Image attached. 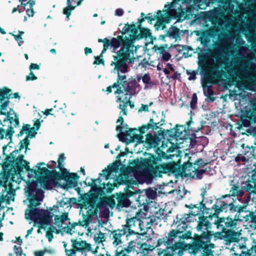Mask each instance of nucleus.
<instances>
[{
    "label": "nucleus",
    "mask_w": 256,
    "mask_h": 256,
    "mask_svg": "<svg viewBox=\"0 0 256 256\" xmlns=\"http://www.w3.org/2000/svg\"><path fill=\"white\" fill-rule=\"evenodd\" d=\"M172 37L174 38L176 40L180 36V30L176 26H171L170 30H166V33L165 34L160 35L159 39L162 40H165L166 37Z\"/></svg>",
    "instance_id": "a878e982"
},
{
    "label": "nucleus",
    "mask_w": 256,
    "mask_h": 256,
    "mask_svg": "<svg viewBox=\"0 0 256 256\" xmlns=\"http://www.w3.org/2000/svg\"><path fill=\"white\" fill-rule=\"evenodd\" d=\"M104 234L101 232L100 231H99V233L98 234V236L96 237L94 236V240L96 242H102L104 240Z\"/></svg>",
    "instance_id": "864d4df0"
},
{
    "label": "nucleus",
    "mask_w": 256,
    "mask_h": 256,
    "mask_svg": "<svg viewBox=\"0 0 256 256\" xmlns=\"http://www.w3.org/2000/svg\"><path fill=\"white\" fill-rule=\"evenodd\" d=\"M37 79L38 78L34 74V72L32 71H30L29 73V74L27 76L26 78V81L34 80Z\"/></svg>",
    "instance_id": "13d9d810"
},
{
    "label": "nucleus",
    "mask_w": 256,
    "mask_h": 256,
    "mask_svg": "<svg viewBox=\"0 0 256 256\" xmlns=\"http://www.w3.org/2000/svg\"><path fill=\"white\" fill-rule=\"evenodd\" d=\"M198 97L196 94L194 93L192 95V100L190 102V107L192 110H194L196 106Z\"/></svg>",
    "instance_id": "37998d69"
},
{
    "label": "nucleus",
    "mask_w": 256,
    "mask_h": 256,
    "mask_svg": "<svg viewBox=\"0 0 256 256\" xmlns=\"http://www.w3.org/2000/svg\"><path fill=\"white\" fill-rule=\"evenodd\" d=\"M186 74H190V76L188 78V80H194L196 79V74L197 72L195 71H192V72H190L188 70L186 71Z\"/></svg>",
    "instance_id": "052dcab7"
},
{
    "label": "nucleus",
    "mask_w": 256,
    "mask_h": 256,
    "mask_svg": "<svg viewBox=\"0 0 256 256\" xmlns=\"http://www.w3.org/2000/svg\"><path fill=\"white\" fill-rule=\"evenodd\" d=\"M157 156L150 154L148 158L142 159L140 163V168L148 176L154 178L162 177V174H174L176 177L186 176L198 180L202 179L206 168L200 169L208 163L202 158H198L192 162L191 157L182 164L180 159L176 161L162 163V159H172L174 154H168L160 148L156 150Z\"/></svg>",
    "instance_id": "f257e3e1"
},
{
    "label": "nucleus",
    "mask_w": 256,
    "mask_h": 256,
    "mask_svg": "<svg viewBox=\"0 0 256 256\" xmlns=\"http://www.w3.org/2000/svg\"><path fill=\"white\" fill-rule=\"evenodd\" d=\"M25 10L26 11V15L28 16L29 17H32L34 16L35 12L34 11V8L29 7L28 8H26Z\"/></svg>",
    "instance_id": "69168bd1"
},
{
    "label": "nucleus",
    "mask_w": 256,
    "mask_h": 256,
    "mask_svg": "<svg viewBox=\"0 0 256 256\" xmlns=\"http://www.w3.org/2000/svg\"><path fill=\"white\" fill-rule=\"evenodd\" d=\"M226 50H227V48H226L218 44L215 50L211 52V54L214 58L218 60L220 56H222L223 54L230 56Z\"/></svg>",
    "instance_id": "2f4dec72"
},
{
    "label": "nucleus",
    "mask_w": 256,
    "mask_h": 256,
    "mask_svg": "<svg viewBox=\"0 0 256 256\" xmlns=\"http://www.w3.org/2000/svg\"><path fill=\"white\" fill-rule=\"evenodd\" d=\"M242 58L239 56H235L232 58V64L236 66V68L233 70H232V72H234L236 76H238L239 74L245 72L246 70L245 68L242 64Z\"/></svg>",
    "instance_id": "5701e85b"
},
{
    "label": "nucleus",
    "mask_w": 256,
    "mask_h": 256,
    "mask_svg": "<svg viewBox=\"0 0 256 256\" xmlns=\"http://www.w3.org/2000/svg\"><path fill=\"white\" fill-rule=\"evenodd\" d=\"M67 6L63 9V14L68 18L71 14L72 11L74 10L76 6L72 5V0H66Z\"/></svg>",
    "instance_id": "c9c22d12"
},
{
    "label": "nucleus",
    "mask_w": 256,
    "mask_h": 256,
    "mask_svg": "<svg viewBox=\"0 0 256 256\" xmlns=\"http://www.w3.org/2000/svg\"><path fill=\"white\" fill-rule=\"evenodd\" d=\"M172 8H169V6H168L166 8H165L166 10L162 11L164 16H168L170 18V22L172 18H176V15L177 10Z\"/></svg>",
    "instance_id": "f704fd0d"
},
{
    "label": "nucleus",
    "mask_w": 256,
    "mask_h": 256,
    "mask_svg": "<svg viewBox=\"0 0 256 256\" xmlns=\"http://www.w3.org/2000/svg\"><path fill=\"white\" fill-rule=\"evenodd\" d=\"M98 212V210H94L90 208V210L87 211V214H83V220L82 221H79V225L80 226H87L91 222L92 217L96 215Z\"/></svg>",
    "instance_id": "cd10ccee"
},
{
    "label": "nucleus",
    "mask_w": 256,
    "mask_h": 256,
    "mask_svg": "<svg viewBox=\"0 0 256 256\" xmlns=\"http://www.w3.org/2000/svg\"><path fill=\"white\" fill-rule=\"evenodd\" d=\"M240 256H254V255L252 250L250 248L247 250L246 251H242L240 254Z\"/></svg>",
    "instance_id": "4d7b16f0"
},
{
    "label": "nucleus",
    "mask_w": 256,
    "mask_h": 256,
    "mask_svg": "<svg viewBox=\"0 0 256 256\" xmlns=\"http://www.w3.org/2000/svg\"><path fill=\"white\" fill-rule=\"evenodd\" d=\"M126 40L124 34H121L120 36H118L117 38H113L110 41L108 38H105V41L104 42L103 50L100 54V56H102V54L106 52L109 46H111L114 48V50H116L122 46L121 48H122L123 46L125 45Z\"/></svg>",
    "instance_id": "6ab92c4d"
},
{
    "label": "nucleus",
    "mask_w": 256,
    "mask_h": 256,
    "mask_svg": "<svg viewBox=\"0 0 256 256\" xmlns=\"http://www.w3.org/2000/svg\"><path fill=\"white\" fill-rule=\"evenodd\" d=\"M156 16H145V20H147L148 22L150 24H152V22L156 20L158 21V18H160V16L162 14V11L160 10H158L156 12Z\"/></svg>",
    "instance_id": "58836bf2"
},
{
    "label": "nucleus",
    "mask_w": 256,
    "mask_h": 256,
    "mask_svg": "<svg viewBox=\"0 0 256 256\" xmlns=\"http://www.w3.org/2000/svg\"><path fill=\"white\" fill-rule=\"evenodd\" d=\"M137 194L136 191H131L128 186L124 189V192H116V199L118 202L117 206L121 208H128L131 204L129 198Z\"/></svg>",
    "instance_id": "f3484780"
},
{
    "label": "nucleus",
    "mask_w": 256,
    "mask_h": 256,
    "mask_svg": "<svg viewBox=\"0 0 256 256\" xmlns=\"http://www.w3.org/2000/svg\"><path fill=\"white\" fill-rule=\"evenodd\" d=\"M220 66H212L210 70V74L208 75L202 80V86L204 89V94L210 102L215 100L216 98L213 97L214 92L212 89V85L207 86L208 84H216L217 81L222 80V76L225 74V72L220 70Z\"/></svg>",
    "instance_id": "9d476101"
},
{
    "label": "nucleus",
    "mask_w": 256,
    "mask_h": 256,
    "mask_svg": "<svg viewBox=\"0 0 256 256\" xmlns=\"http://www.w3.org/2000/svg\"><path fill=\"white\" fill-rule=\"evenodd\" d=\"M192 244V240L189 244H186L184 242H175L174 244L170 247H167L168 252V253L164 250L158 248V256H182L184 250H187L190 254H191L189 250V244Z\"/></svg>",
    "instance_id": "ddd939ff"
},
{
    "label": "nucleus",
    "mask_w": 256,
    "mask_h": 256,
    "mask_svg": "<svg viewBox=\"0 0 256 256\" xmlns=\"http://www.w3.org/2000/svg\"><path fill=\"white\" fill-rule=\"evenodd\" d=\"M27 134V136L20 142V150H22L25 147L26 150L28 148V146L30 144V140L28 138H33L36 134V130H35L34 127L31 128L30 125L29 124H24L20 132L18 134V136L20 137L22 136L24 132Z\"/></svg>",
    "instance_id": "2eb2a0df"
},
{
    "label": "nucleus",
    "mask_w": 256,
    "mask_h": 256,
    "mask_svg": "<svg viewBox=\"0 0 256 256\" xmlns=\"http://www.w3.org/2000/svg\"><path fill=\"white\" fill-rule=\"evenodd\" d=\"M60 219L61 224V228L62 227V224L68 220H70L68 216L67 213H64L62 215L60 216Z\"/></svg>",
    "instance_id": "e2e57ef3"
},
{
    "label": "nucleus",
    "mask_w": 256,
    "mask_h": 256,
    "mask_svg": "<svg viewBox=\"0 0 256 256\" xmlns=\"http://www.w3.org/2000/svg\"><path fill=\"white\" fill-rule=\"evenodd\" d=\"M142 80L146 84H150V77L148 74H145L142 78Z\"/></svg>",
    "instance_id": "338daca9"
},
{
    "label": "nucleus",
    "mask_w": 256,
    "mask_h": 256,
    "mask_svg": "<svg viewBox=\"0 0 256 256\" xmlns=\"http://www.w3.org/2000/svg\"><path fill=\"white\" fill-rule=\"evenodd\" d=\"M239 190H238V187L234 186L232 188V190H230V194L223 196L221 198H225L227 197L230 198V195L232 196H236L238 194Z\"/></svg>",
    "instance_id": "79ce46f5"
},
{
    "label": "nucleus",
    "mask_w": 256,
    "mask_h": 256,
    "mask_svg": "<svg viewBox=\"0 0 256 256\" xmlns=\"http://www.w3.org/2000/svg\"><path fill=\"white\" fill-rule=\"evenodd\" d=\"M124 119L122 116L118 117L116 122L120 123V124L116 126V130L120 132L118 134V137L119 140L123 142H125L126 145L134 142L135 140L138 144L144 142L143 134L140 132L136 134L139 129L136 128H129L126 124L124 123Z\"/></svg>",
    "instance_id": "6e6552de"
},
{
    "label": "nucleus",
    "mask_w": 256,
    "mask_h": 256,
    "mask_svg": "<svg viewBox=\"0 0 256 256\" xmlns=\"http://www.w3.org/2000/svg\"><path fill=\"white\" fill-rule=\"evenodd\" d=\"M232 228H228L225 230L224 240L228 242H236L240 240V232L233 230Z\"/></svg>",
    "instance_id": "b1692460"
},
{
    "label": "nucleus",
    "mask_w": 256,
    "mask_h": 256,
    "mask_svg": "<svg viewBox=\"0 0 256 256\" xmlns=\"http://www.w3.org/2000/svg\"><path fill=\"white\" fill-rule=\"evenodd\" d=\"M202 196V202H200V206H198V204H190V206H188L186 205V207L189 208H197L198 209V212L196 214H193L194 216L198 215V213L200 212H202V214H210V211L212 210V208H206L205 204L203 203V200L204 199V192L201 194Z\"/></svg>",
    "instance_id": "bb28decb"
},
{
    "label": "nucleus",
    "mask_w": 256,
    "mask_h": 256,
    "mask_svg": "<svg viewBox=\"0 0 256 256\" xmlns=\"http://www.w3.org/2000/svg\"><path fill=\"white\" fill-rule=\"evenodd\" d=\"M45 163L41 162L37 164V170L31 168L30 173L34 174L36 182H38L44 190H50L52 185H56V180H63L66 183L61 186L64 190H68V188L76 186V179L80 178L77 173H70L66 169H64L62 172L55 170H48L46 168H41V166L45 165Z\"/></svg>",
    "instance_id": "f03ea898"
},
{
    "label": "nucleus",
    "mask_w": 256,
    "mask_h": 256,
    "mask_svg": "<svg viewBox=\"0 0 256 256\" xmlns=\"http://www.w3.org/2000/svg\"><path fill=\"white\" fill-rule=\"evenodd\" d=\"M83 202V206L86 209V206L90 207L94 210L103 208L107 206L106 197H97L95 194H84L80 196Z\"/></svg>",
    "instance_id": "f8f14e48"
},
{
    "label": "nucleus",
    "mask_w": 256,
    "mask_h": 256,
    "mask_svg": "<svg viewBox=\"0 0 256 256\" xmlns=\"http://www.w3.org/2000/svg\"><path fill=\"white\" fill-rule=\"evenodd\" d=\"M136 82L135 80H131L127 82L124 87H122L123 92H125L126 96H132L136 92Z\"/></svg>",
    "instance_id": "393cba45"
},
{
    "label": "nucleus",
    "mask_w": 256,
    "mask_h": 256,
    "mask_svg": "<svg viewBox=\"0 0 256 256\" xmlns=\"http://www.w3.org/2000/svg\"><path fill=\"white\" fill-rule=\"evenodd\" d=\"M116 102H122V104H120V105L118 106V108L120 109L121 110H122V108H127L128 106L126 102H124V100H122L121 96H116Z\"/></svg>",
    "instance_id": "603ef678"
},
{
    "label": "nucleus",
    "mask_w": 256,
    "mask_h": 256,
    "mask_svg": "<svg viewBox=\"0 0 256 256\" xmlns=\"http://www.w3.org/2000/svg\"><path fill=\"white\" fill-rule=\"evenodd\" d=\"M18 1L20 2V4L17 6V8H18V11L19 13H20L26 9V4H25L24 2L27 1V0H18Z\"/></svg>",
    "instance_id": "8fccbe9b"
},
{
    "label": "nucleus",
    "mask_w": 256,
    "mask_h": 256,
    "mask_svg": "<svg viewBox=\"0 0 256 256\" xmlns=\"http://www.w3.org/2000/svg\"><path fill=\"white\" fill-rule=\"evenodd\" d=\"M112 88H116V90L114 92V94L118 95L123 94V90L122 88H118V83H114L112 86H110L106 88V92L108 94L112 92Z\"/></svg>",
    "instance_id": "e433bc0d"
},
{
    "label": "nucleus",
    "mask_w": 256,
    "mask_h": 256,
    "mask_svg": "<svg viewBox=\"0 0 256 256\" xmlns=\"http://www.w3.org/2000/svg\"><path fill=\"white\" fill-rule=\"evenodd\" d=\"M122 164V162L120 160H117L111 165L108 166V168H104L102 172H108V173L116 172L119 170V167Z\"/></svg>",
    "instance_id": "473e14b6"
},
{
    "label": "nucleus",
    "mask_w": 256,
    "mask_h": 256,
    "mask_svg": "<svg viewBox=\"0 0 256 256\" xmlns=\"http://www.w3.org/2000/svg\"><path fill=\"white\" fill-rule=\"evenodd\" d=\"M209 218L208 216H200L199 217V220L198 222V224L196 226V230L198 233L194 234L193 236V238L195 239L199 238L200 237L209 236L210 243H212L211 240L214 238V240H216L218 239H224V234H225V230L230 227H224V226L220 224L219 226V220L217 218L214 224L216 225L218 229H220L222 231L214 232L212 230V224L208 220Z\"/></svg>",
    "instance_id": "423d86ee"
},
{
    "label": "nucleus",
    "mask_w": 256,
    "mask_h": 256,
    "mask_svg": "<svg viewBox=\"0 0 256 256\" xmlns=\"http://www.w3.org/2000/svg\"><path fill=\"white\" fill-rule=\"evenodd\" d=\"M146 194L148 198H154L156 197V192L154 190L152 189H149L146 190Z\"/></svg>",
    "instance_id": "680f3d73"
},
{
    "label": "nucleus",
    "mask_w": 256,
    "mask_h": 256,
    "mask_svg": "<svg viewBox=\"0 0 256 256\" xmlns=\"http://www.w3.org/2000/svg\"><path fill=\"white\" fill-rule=\"evenodd\" d=\"M18 150H15L10 154L6 155V162L4 163V166L8 168L11 166L16 172L20 174L24 168L29 173H30L31 168L29 166V162L24 160V156L19 155L16 158V154L20 151Z\"/></svg>",
    "instance_id": "9b49d317"
},
{
    "label": "nucleus",
    "mask_w": 256,
    "mask_h": 256,
    "mask_svg": "<svg viewBox=\"0 0 256 256\" xmlns=\"http://www.w3.org/2000/svg\"><path fill=\"white\" fill-rule=\"evenodd\" d=\"M46 252L52 254V253H53V251L52 250H48L46 248H44L42 250L36 251L34 252V256H44V255Z\"/></svg>",
    "instance_id": "3c124183"
},
{
    "label": "nucleus",
    "mask_w": 256,
    "mask_h": 256,
    "mask_svg": "<svg viewBox=\"0 0 256 256\" xmlns=\"http://www.w3.org/2000/svg\"><path fill=\"white\" fill-rule=\"evenodd\" d=\"M170 18L168 16H164L162 13L160 16V18H158V21L154 24V28L156 30H158L159 28H161L162 30H164L166 28V24L170 23Z\"/></svg>",
    "instance_id": "7c9ffc66"
},
{
    "label": "nucleus",
    "mask_w": 256,
    "mask_h": 256,
    "mask_svg": "<svg viewBox=\"0 0 256 256\" xmlns=\"http://www.w3.org/2000/svg\"><path fill=\"white\" fill-rule=\"evenodd\" d=\"M256 122V116L254 111H246L240 117L241 126L248 127L252 124Z\"/></svg>",
    "instance_id": "412c9836"
},
{
    "label": "nucleus",
    "mask_w": 256,
    "mask_h": 256,
    "mask_svg": "<svg viewBox=\"0 0 256 256\" xmlns=\"http://www.w3.org/2000/svg\"><path fill=\"white\" fill-rule=\"evenodd\" d=\"M84 184L92 188V190L93 193H88L89 194H95L97 197L104 196L106 194L110 193L114 190V185L108 182L106 184L103 183L102 186H99L96 183H87L86 181L83 182Z\"/></svg>",
    "instance_id": "a211bd4d"
},
{
    "label": "nucleus",
    "mask_w": 256,
    "mask_h": 256,
    "mask_svg": "<svg viewBox=\"0 0 256 256\" xmlns=\"http://www.w3.org/2000/svg\"><path fill=\"white\" fill-rule=\"evenodd\" d=\"M177 220L175 222L176 225V230H172L168 234L167 237L168 240L166 244H170L172 243L173 240L176 237H178L180 240H188L192 238V234L190 227H188V222H190V214H184L182 216H180V218L176 216Z\"/></svg>",
    "instance_id": "0eeeda50"
},
{
    "label": "nucleus",
    "mask_w": 256,
    "mask_h": 256,
    "mask_svg": "<svg viewBox=\"0 0 256 256\" xmlns=\"http://www.w3.org/2000/svg\"><path fill=\"white\" fill-rule=\"evenodd\" d=\"M170 58H171V54L168 52H164L162 54V60H164V61H168V60H170Z\"/></svg>",
    "instance_id": "774afa93"
},
{
    "label": "nucleus",
    "mask_w": 256,
    "mask_h": 256,
    "mask_svg": "<svg viewBox=\"0 0 256 256\" xmlns=\"http://www.w3.org/2000/svg\"><path fill=\"white\" fill-rule=\"evenodd\" d=\"M101 56H94L95 60L94 62V64H104V60L103 58H100Z\"/></svg>",
    "instance_id": "bf43d9fd"
},
{
    "label": "nucleus",
    "mask_w": 256,
    "mask_h": 256,
    "mask_svg": "<svg viewBox=\"0 0 256 256\" xmlns=\"http://www.w3.org/2000/svg\"><path fill=\"white\" fill-rule=\"evenodd\" d=\"M11 91L10 89L6 87L0 89V102L2 103V110L6 109L8 106L11 96L10 94Z\"/></svg>",
    "instance_id": "4be33fe9"
},
{
    "label": "nucleus",
    "mask_w": 256,
    "mask_h": 256,
    "mask_svg": "<svg viewBox=\"0 0 256 256\" xmlns=\"http://www.w3.org/2000/svg\"><path fill=\"white\" fill-rule=\"evenodd\" d=\"M14 250L16 256H26V254L23 252L22 248L20 246L14 245Z\"/></svg>",
    "instance_id": "c03bdc74"
},
{
    "label": "nucleus",
    "mask_w": 256,
    "mask_h": 256,
    "mask_svg": "<svg viewBox=\"0 0 256 256\" xmlns=\"http://www.w3.org/2000/svg\"><path fill=\"white\" fill-rule=\"evenodd\" d=\"M180 126L176 125L174 129L171 130L169 133V136L172 138H178L182 134V131L180 130Z\"/></svg>",
    "instance_id": "4c0bfd02"
},
{
    "label": "nucleus",
    "mask_w": 256,
    "mask_h": 256,
    "mask_svg": "<svg viewBox=\"0 0 256 256\" xmlns=\"http://www.w3.org/2000/svg\"><path fill=\"white\" fill-rule=\"evenodd\" d=\"M135 24L132 22V24H126L122 30L120 32L122 34H126L130 32L129 36H124L126 43L120 48V56H124L126 58H128V54L134 56V48L136 52L138 47L134 46L136 40H139L142 38H146L152 36V33L150 30L148 28L142 27L136 28H134Z\"/></svg>",
    "instance_id": "39448f33"
},
{
    "label": "nucleus",
    "mask_w": 256,
    "mask_h": 256,
    "mask_svg": "<svg viewBox=\"0 0 256 256\" xmlns=\"http://www.w3.org/2000/svg\"><path fill=\"white\" fill-rule=\"evenodd\" d=\"M186 12L182 10L181 9V6H180L178 8V10L177 11L176 15V18L177 19V21L182 22L185 19Z\"/></svg>",
    "instance_id": "ea45409f"
},
{
    "label": "nucleus",
    "mask_w": 256,
    "mask_h": 256,
    "mask_svg": "<svg viewBox=\"0 0 256 256\" xmlns=\"http://www.w3.org/2000/svg\"><path fill=\"white\" fill-rule=\"evenodd\" d=\"M12 110V112L14 113V117L10 115H9L8 116V118H6L4 120V122L6 120L9 121V122L10 123V126H13V127L16 128L18 126L19 124H20L18 116L14 112L13 110Z\"/></svg>",
    "instance_id": "72a5a7b5"
},
{
    "label": "nucleus",
    "mask_w": 256,
    "mask_h": 256,
    "mask_svg": "<svg viewBox=\"0 0 256 256\" xmlns=\"http://www.w3.org/2000/svg\"><path fill=\"white\" fill-rule=\"evenodd\" d=\"M30 208L28 215V218L33 220L35 224H38L39 228H46V226L50 224L54 216L52 212V208L50 207L48 210L39 209L36 207L40 205V202L44 198V192L36 188V184L30 186L28 190Z\"/></svg>",
    "instance_id": "20e7f679"
},
{
    "label": "nucleus",
    "mask_w": 256,
    "mask_h": 256,
    "mask_svg": "<svg viewBox=\"0 0 256 256\" xmlns=\"http://www.w3.org/2000/svg\"><path fill=\"white\" fill-rule=\"evenodd\" d=\"M141 222V220L136 216L126 219V224L122 226L127 232L126 237L132 234L144 235V234H140L138 232V230L140 228H140Z\"/></svg>",
    "instance_id": "dca6fc26"
},
{
    "label": "nucleus",
    "mask_w": 256,
    "mask_h": 256,
    "mask_svg": "<svg viewBox=\"0 0 256 256\" xmlns=\"http://www.w3.org/2000/svg\"><path fill=\"white\" fill-rule=\"evenodd\" d=\"M56 106H54V108H50V109H46V110L45 112H44V114L46 116H48L49 114H51L52 116H54V117L56 116V112H58V110H56Z\"/></svg>",
    "instance_id": "09e8293b"
},
{
    "label": "nucleus",
    "mask_w": 256,
    "mask_h": 256,
    "mask_svg": "<svg viewBox=\"0 0 256 256\" xmlns=\"http://www.w3.org/2000/svg\"><path fill=\"white\" fill-rule=\"evenodd\" d=\"M120 50L118 51L116 56L114 57V62H112L110 64L114 66V70L118 73L117 82L115 83H118V88H122L126 86L127 82L126 78L125 75H120V72L126 73L128 72L129 67L127 63L134 64L136 58L134 56H130L131 54H128V58H126L124 56H120Z\"/></svg>",
    "instance_id": "1a4fd4ad"
},
{
    "label": "nucleus",
    "mask_w": 256,
    "mask_h": 256,
    "mask_svg": "<svg viewBox=\"0 0 256 256\" xmlns=\"http://www.w3.org/2000/svg\"><path fill=\"white\" fill-rule=\"evenodd\" d=\"M14 128L12 126H8V129L6 134V136L8 137V138L11 139L13 134L14 133Z\"/></svg>",
    "instance_id": "5fc2aeb1"
},
{
    "label": "nucleus",
    "mask_w": 256,
    "mask_h": 256,
    "mask_svg": "<svg viewBox=\"0 0 256 256\" xmlns=\"http://www.w3.org/2000/svg\"><path fill=\"white\" fill-rule=\"evenodd\" d=\"M162 121L164 122V120L161 118L160 121H159L158 116L154 114L150 119L147 124L142 125L139 128V132L141 133V134H144L146 131L150 129L158 130L160 128V126L163 124H160Z\"/></svg>",
    "instance_id": "aec40b11"
},
{
    "label": "nucleus",
    "mask_w": 256,
    "mask_h": 256,
    "mask_svg": "<svg viewBox=\"0 0 256 256\" xmlns=\"http://www.w3.org/2000/svg\"><path fill=\"white\" fill-rule=\"evenodd\" d=\"M112 239L114 240L113 244L118 246L122 242L121 237L124 235L126 236L127 232H126V230L122 228V229H118L114 230L112 232Z\"/></svg>",
    "instance_id": "c85d7f7f"
},
{
    "label": "nucleus",
    "mask_w": 256,
    "mask_h": 256,
    "mask_svg": "<svg viewBox=\"0 0 256 256\" xmlns=\"http://www.w3.org/2000/svg\"><path fill=\"white\" fill-rule=\"evenodd\" d=\"M132 96H126L124 98V100H126L127 106L129 105L131 108H133L134 106V104L130 100Z\"/></svg>",
    "instance_id": "0e129e2a"
},
{
    "label": "nucleus",
    "mask_w": 256,
    "mask_h": 256,
    "mask_svg": "<svg viewBox=\"0 0 256 256\" xmlns=\"http://www.w3.org/2000/svg\"><path fill=\"white\" fill-rule=\"evenodd\" d=\"M91 250V244L87 242H74L73 248L66 252L68 256H88L87 252Z\"/></svg>",
    "instance_id": "4468645a"
},
{
    "label": "nucleus",
    "mask_w": 256,
    "mask_h": 256,
    "mask_svg": "<svg viewBox=\"0 0 256 256\" xmlns=\"http://www.w3.org/2000/svg\"><path fill=\"white\" fill-rule=\"evenodd\" d=\"M107 206L113 208L116 206V202L112 196L106 197Z\"/></svg>",
    "instance_id": "a18cd8bd"
},
{
    "label": "nucleus",
    "mask_w": 256,
    "mask_h": 256,
    "mask_svg": "<svg viewBox=\"0 0 256 256\" xmlns=\"http://www.w3.org/2000/svg\"><path fill=\"white\" fill-rule=\"evenodd\" d=\"M236 202H232L228 204L219 198L216 200L215 204L212 206V210H214L212 214L208 215V218L212 219L215 217L219 220V226L220 224L224 227H230L234 228H236L238 221H242L244 216H241L244 212H246V204H236Z\"/></svg>",
    "instance_id": "7ed1b4c3"
},
{
    "label": "nucleus",
    "mask_w": 256,
    "mask_h": 256,
    "mask_svg": "<svg viewBox=\"0 0 256 256\" xmlns=\"http://www.w3.org/2000/svg\"><path fill=\"white\" fill-rule=\"evenodd\" d=\"M74 242H86V241L84 240H81V238H80L79 240H77V239H74V238H72L70 240V242L72 243V248L70 249H68L66 248V246H67V244H64V252H65V253H66V256H68V254H67V253H66V250H68L70 251V250H71L73 248V243Z\"/></svg>",
    "instance_id": "de8ad7c7"
},
{
    "label": "nucleus",
    "mask_w": 256,
    "mask_h": 256,
    "mask_svg": "<svg viewBox=\"0 0 256 256\" xmlns=\"http://www.w3.org/2000/svg\"><path fill=\"white\" fill-rule=\"evenodd\" d=\"M55 229V227H50L48 230L46 232V236L48 239V241L50 242L52 241V239L54 238L53 232H54V230Z\"/></svg>",
    "instance_id": "49530a36"
},
{
    "label": "nucleus",
    "mask_w": 256,
    "mask_h": 256,
    "mask_svg": "<svg viewBox=\"0 0 256 256\" xmlns=\"http://www.w3.org/2000/svg\"><path fill=\"white\" fill-rule=\"evenodd\" d=\"M145 142L148 147L155 148L158 146L160 139L156 135L153 136L152 134H148Z\"/></svg>",
    "instance_id": "c756f323"
},
{
    "label": "nucleus",
    "mask_w": 256,
    "mask_h": 256,
    "mask_svg": "<svg viewBox=\"0 0 256 256\" xmlns=\"http://www.w3.org/2000/svg\"><path fill=\"white\" fill-rule=\"evenodd\" d=\"M10 34L12 36L14 40L18 42L19 46H20L24 42L22 37L20 35L14 34L12 33H10Z\"/></svg>",
    "instance_id": "6e6d98bb"
},
{
    "label": "nucleus",
    "mask_w": 256,
    "mask_h": 256,
    "mask_svg": "<svg viewBox=\"0 0 256 256\" xmlns=\"http://www.w3.org/2000/svg\"><path fill=\"white\" fill-rule=\"evenodd\" d=\"M65 158H66L64 156V154L62 153V154H60L58 158V164L57 167L58 168H60V171H61L60 172H62L64 169H66L65 168H63L64 164H62L65 160Z\"/></svg>",
    "instance_id": "a19ab883"
}]
</instances>
